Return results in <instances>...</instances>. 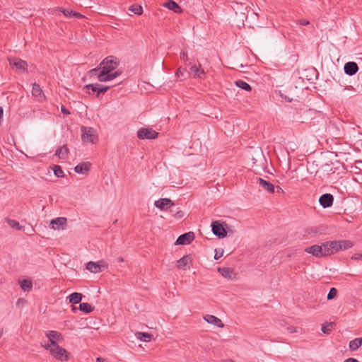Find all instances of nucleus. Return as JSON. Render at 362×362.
<instances>
[{"label":"nucleus","mask_w":362,"mask_h":362,"mask_svg":"<svg viewBox=\"0 0 362 362\" xmlns=\"http://www.w3.org/2000/svg\"><path fill=\"white\" fill-rule=\"evenodd\" d=\"M69 151L66 145H64L56 151L55 155L59 158L65 159L67 158Z\"/></svg>","instance_id":"obj_22"},{"label":"nucleus","mask_w":362,"mask_h":362,"mask_svg":"<svg viewBox=\"0 0 362 362\" xmlns=\"http://www.w3.org/2000/svg\"><path fill=\"white\" fill-rule=\"evenodd\" d=\"M333 325V323H327L325 325H322L321 330L324 334H329L332 330V327Z\"/></svg>","instance_id":"obj_35"},{"label":"nucleus","mask_w":362,"mask_h":362,"mask_svg":"<svg viewBox=\"0 0 362 362\" xmlns=\"http://www.w3.org/2000/svg\"><path fill=\"white\" fill-rule=\"evenodd\" d=\"M46 337L49 339V341L51 342V344L52 346H55V344H58L55 340L59 339L62 338L61 333L57 332V331H49L46 333Z\"/></svg>","instance_id":"obj_19"},{"label":"nucleus","mask_w":362,"mask_h":362,"mask_svg":"<svg viewBox=\"0 0 362 362\" xmlns=\"http://www.w3.org/2000/svg\"><path fill=\"white\" fill-rule=\"evenodd\" d=\"M137 339L144 341H148L153 337V335L146 332H139L136 334Z\"/></svg>","instance_id":"obj_29"},{"label":"nucleus","mask_w":362,"mask_h":362,"mask_svg":"<svg viewBox=\"0 0 362 362\" xmlns=\"http://www.w3.org/2000/svg\"><path fill=\"white\" fill-rule=\"evenodd\" d=\"M218 272L226 278L231 279L233 269L228 267H219Z\"/></svg>","instance_id":"obj_26"},{"label":"nucleus","mask_w":362,"mask_h":362,"mask_svg":"<svg viewBox=\"0 0 362 362\" xmlns=\"http://www.w3.org/2000/svg\"><path fill=\"white\" fill-rule=\"evenodd\" d=\"M109 88V86L101 85L100 92L105 93Z\"/></svg>","instance_id":"obj_47"},{"label":"nucleus","mask_w":362,"mask_h":362,"mask_svg":"<svg viewBox=\"0 0 362 362\" xmlns=\"http://www.w3.org/2000/svg\"><path fill=\"white\" fill-rule=\"evenodd\" d=\"M297 23L300 25H308L310 24V22L308 20H298L297 21Z\"/></svg>","instance_id":"obj_40"},{"label":"nucleus","mask_w":362,"mask_h":362,"mask_svg":"<svg viewBox=\"0 0 362 362\" xmlns=\"http://www.w3.org/2000/svg\"><path fill=\"white\" fill-rule=\"evenodd\" d=\"M25 300L23 298H19L18 300H17V303H16V305L18 306L21 305H23L25 303Z\"/></svg>","instance_id":"obj_48"},{"label":"nucleus","mask_w":362,"mask_h":362,"mask_svg":"<svg viewBox=\"0 0 362 362\" xmlns=\"http://www.w3.org/2000/svg\"><path fill=\"white\" fill-rule=\"evenodd\" d=\"M351 259H355V260L361 259H362V255L355 254L351 257Z\"/></svg>","instance_id":"obj_45"},{"label":"nucleus","mask_w":362,"mask_h":362,"mask_svg":"<svg viewBox=\"0 0 362 362\" xmlns=\"http://www.w3.org/2000/svg\"><path fill=\"white\" fill-rule=\"evenodd\" d=\"M21 288L24 291H29L33 288L32 281L30 279H24L20 282Z\"/></svg>","instance_id":"obj_28"},{"label":"nucleus","mask_w":362,"mask_h":362,"mask_svg":"<svg viewBox=\"0 0 362 362\" xmlns=\"http://www.w3.org/2000/svg\"><path fill=\"white\" fill-rule=\"evenodd\" d=\"M74 17L77 18H83V16L81 15V13H78V12L74 11Z\"/></svg>","instance_id":"obj_49"},{"label":"nucleus","mask_w":362,"mask_h":362,"mask_svg":"<svg viewBox=\"0 0 362 362\" xmlns=\"http://www.w3.org/2000/svg\"><path fill=\"white\" fill-rule=\"evenodd\" d=\"M90 162L81 163L74 168V171L79 174L88 173L90 169Z\"/></svg>","instance_id":"obj_16"},{"label":"nucleus","mask_w":362,"mask_h":362,"mask_svg":"<svg viewBox=\"0 0 362 362\" xmlns=\"http://www.w3.org/2000/svg\"><path fill=\"white\" fill-rule=\"evenodd\" d=\"M108 265L104 261L100 262H89L86 264V269L91 273L97 274L101 272L103 270L107 269Z\"/></svg>","instance_id":"obj_6"},{"label":"nucleus","mask_w":362,"mask_h":362,"mask_svg":"<svg viewBox=\"0 0 362 362\" xmlns=\"http://www.w3.org/2000/svg\"><path fill=\"white\" fill-rule=\"evenodd\" d=\"M96 88H97V83H92V84H88V85L86 86V89L91 90L92 92H93V93L96 92V90H97Z\"/></svg>","instance_id":"obj_39"},{"label":"nucleus","mask_w":362,"mask_h":362,"mask_svg":"<svg viewBox=\"0 0 362 362\" xmlns=\"http://www.w3.org/2000/svg\"><path fill=\"white\" fill-rule=\"evenodd\" d=\"M204 319L209 324L214 325L215 326L223 328L224 327L223 323L219 319L218 317L211 315H206L204 317Z\"/></svg>","instance_id":"obj_15"},{"label":"nucleus","mask_w":362,"mask_h":362,"mask_svg":"<svg viewBox=\"0 0 362 362\" xmlns=\"http://www.w3.org/2000/svg\"><path fill=\"white\" fill-rule=\"evenodd\" d=\"M5 221L11 228H13V229H16L18 230H20L23 228V227L21 226H20L18 221H17L16 220L11 219L9 218H6Z\"/></svg>","instance_id":"obj_27"},{"label":"nucleus","mask_w":362,"mask_h":362,"mask_svg":"<svg viewBox=\"0 0 362 362\" xmlns=\"http://www.w3.org/2000/svg\"><path fill=\"white\" fill-rule=\"evenodd\" d=\"M163 6L168 9L173 11L175 13H181L182 12L180 6L173 0H169L168 1L165 2Z\"/></svg>","instance_id":"obj_17"},{"label":"nucleus","mask_w":362,"mask_h":362,"mask_svg":"<svg viewBox=\"0 0 362 362\" xmlns=\"http://www.w3.org/2000/svg\"><path fill=\"white\" fill-rule=\"evenodd\" d=\"M129 11L134 14L141 15L143 13V8L139 5H132L129 7Z\"/></svg>","instance_id":"obj_33"},{"label":"nucleus","mask_w":362,"mask_h":362,"mask_svg":"<svg viewBox=\"0 0 362 362\" xmlns=\"http://www.w3.org/2000/svg\"><path fill=\"white\" fill-rule=\"evenodd\" d=\"M53 171L54 175L58 177H64V173L60 165H55L53 167Z\"/></svg>","instance_id":"obj_34"},{"label":"nucleus","mask_w":362,"mask_h":362,"mask_svg":"<svg viewBox=\"0 0 362 362\" xmlns=\"http://www.w3.org/2000/svg\"><path fill=\"white\" fill-rule=\"evenodd\" d=\"M287 330L291 334L297 332L296 328L294 327H288Z\"/></svg>","instance_id":"obj_44"},{"label":"nucleus","mask_w":362,"mask_h":362,"mask_svg":"<svg viewBox=\"0 0 362 362\" xmlns=\"http://www.w3.org/2000/svg\"><path fill=\"white\" fill-rule=\"evenodd\" d=\"M211 228L213 233L218 238H223L226 237L227 232L224 226L220 223L219 221H215L211 223Z\"/></svg>","instance_id":"obj_8"},{"label":"nucleus","mask_w":362,"mask_h":362,"mask_svg":"<svg viewBox=\"0 0 362 362\" xmlns=\"http://www.w3.org/2000/svg\"><path fill=\"white\" fill-rule=\"evenodd\" d=\"M191 73L193 74L194 78H202L205 75V71L204 69H201V65L199 64V66L194 65L190 67Z\"/></svg>","instance_id":"obj_20"},{"label":"nucleus","mask_w":362,"mask_h":362,"mask_svg":"<svg viewBox=\"0 0 362 362\" xmlns=\"http://www.w3.org/2000/svg\"><path fill=\"white\" fill-rule=\"evenodd\" d=\"M191 261V257L189 255H185L177 260V267L182 269H186L189 262Z\"/></svg>","instance_id":"obj_21"},{"label":"nucleus","mask_w":362,"mask_h":362,"mask_svg":"<svg viewBox=\"0 0 362 362\" xmlns=\"http://www.w3.org/2000/svg\"><path fill=\"white\" fill-rule=\"evenodd\" d=\"M154 205L160 210H164L174 205V203L168 198H160L154 202Z\"/></svg>","instance_id":"obj_11"},{"label":"nucleus","mask_w":362,"mask_h":362,"mask_svg":"<svg viewBox=\"0 0 362 362\" xmlns=\"http://www.w3.org/2000/svg\"><path fill=\"white\" fill-rule=\"evenodd\" d=\"M81 139L83 142L95 143L98 140L95 131L92 127H81Z\"/></svg>","instance_id":"obj_2"},{"label":"nucleus","mask_w":362,"mask_h":362,"mask_svg":"<svg viewBox=\"0 0 362 362\" xmlns=\"http://www.w3.org/2000/svg\"><path fill=\"white\" fill-rule=\"evenodd\" d=\"M83 295L80 293L74 292L68 297L69 303L78 304L81 301Z\"/></svg>","instance_id":"obj_23"},{"label":"nucleus","mask_w":362,"mask_h":362,"mask_svg":"<svg viewBox=\"0 0 362 362\" xmlns=\"http://www.w3.org/2000/svg\"><path fill=\"white\" fill-rule=\"evenodd\" d=\"M119 62L117 58L109 56L104 59L98 67L90 70L91 73H98L97 78L100 82H106L117 78L121 74L120 71L112 72L118 66Z\"/></svg>","instance_id":"obj_1"},{"label":"nucleus","mask_w":362,"mask_h":362,"mask_svg":"<svg viewBox=\"0 0 362 362\" xmlns=\"http://www.w3.org/2000/svg\"><path fill=\"white\" fill-rule=\"evenodd\" d=\"M281 190H282V189H281V187H278V192H281Z\"/></svg>","instance_id":"obj_54"},{"label":"nucleus","mask_w":362,"mask_h":362,"mask_svg":"<svg viewBox=\"0 0 362 362\" xmlns=\"http://www.w3.org/2000/svg\"><path fill=\"white\" fill-rule=\"evenodd\" d=\"M105 361V358H101V357H98V358H96V361H97V362H104Z\"/></svg>","instance_id":"obj_52"},{"label":"nucleus","mask_w":362,"mask_h":362,"mask_svg":"<svg viewBox=\"0 0 362 362\" xmlns=\"http://www.w3.org/2000/svg\"><path fill=\"white\" fill-rule=\"evenodd\" d=\"M66 222V219L63 217L56 218L51 221V225L52 228L56 229L59 228V226L65 225Z\"/></svg>","instance_id":"obj_24"},{"label":"nucleus","mask_w":362,"mask_h":362,"mask_svg":"<svg viewBox=\"0 0 362 362\" xmlns=\"http://www.w3.org/2000/svg\"><path fill=\"white\" fill-rule=\"evenodd\" d=\"M235 85L241 88V89H243L245 90H247V91H250L252 88L251 86H250V84H248L247 83H246L245 81H242V80H238L235 82Z\"/></svg>","instance_id":"obj_32"},{"label":"nucleus","mask_w":362,"mask_h":362,"mask_svg":"<svg viewBox=\"0 0 362 362\" xmlns=\"http://www.w3.org/2000/svg\"><path fill=\"white\" fill-rule=\"evenodd\" d=\"M79 310L85 313H90L93 310V308L88 303H82L79 305Z\"/></svg>","instance_id":"obj_31"},{"label":"nucleus","mask_w":362,"mask_h":362,"mask_svg":"<svg viewBox=\"0 0 362 362\" xmlns=\"http://www.w3.org/2000/svg\"><path fill=\"white\" fill-rule=\"evenodd\" d=\"M60 11L63 13V14L66 17H69V18L74 17V11L71 10V9L61 8Z\"/></svg>","instance_id":"obj_37"},{"label":"nucleus","mask_w":362,"mask_h":362,"mask_svg":"<svg viewBox=\"0 0 362 362\" xmlns=\"http://www.w3.org/2000/svg\"><path fill=\"white\" fill-rule=\"evenodd\" d=\"M118 259L120 262H122L124 261L122 257H119Z\"/></svg>","instance_id":"obj_53"},{"label":"nucleus","mask_w":362,"mask_h":362,"mask_svg":"<svg viewBox=\"0 0 362 362\" xmlns=\"http://www.w3.org/2000/svg\"><path fill=\"white\" fill-rule=\"evenodd\" d=\"M323 248H324L323 244L321 245H312L310 247H306L305 249V252H306L307 253L311 254L316 257H325V255H324Z\"/></svg>","instance_id":"obj_9"},{"label":"nucleus","mask_w":362,"mask_h":362,"mask_svg":"<svg viewBox=\"0 0 362 362\" xmlns=\"http://www.w3.org/2000/svg\"><path fill=\"white\" fill-rule=\"evenodd\" d=\"M100 87L101 85L97 83L96 93H98V95H99L100 93H103V92H100Z\"/></svg>","instance_id":"obj_51"},{"label":"nucleus","mask_w":362,"mask_h":362,"mask_svg":"<svg viewBox=\"0 0 362 362\" xmlns=\"http://www.w3.org/2000/svg\"><path fill=\"white\" fill-rule=\"evenodd\" d=\"M10 66L16 71L27 72L28 64L25 61L16 57L8 58Z\"/></svg>","instance_id":"obj_5"},{"label":"nucleus","mask_w":362,"mask_h":362,"mask_svg":"<svg viewBox=\"0 0 362 362\" xmlns=\"http://www.w3.org/2000/svg\"><path fill=\"white\" fill-rule=\"evenodd\" d=\"M334 197L331 194H324L320 196L319 202L323 208H327L333 204Z\"/></svg>","instance_id":"obj_12"},{"label":"nucleus","mask_w":362,"mask_h":362,"mask_svg":"<svg viewBox=\"0 0 362 362\" xmlns=\"http://www.w3.org/2000/svg\"><path fill=\"white\" fill-rule=\"evenodd\" d=\"M54 358L59 361H67L69 359V354L67 351L59 346V344H55V346H52V349H51V354Z\"/></svg>","instance_id":"obj_4"},{"label":"nucleus","mask_w":362,"mask_h":362,"mask_svg":"<svg viewBox=\"0 0 362 362\" xmlns=\"http://www.w3.org/2000/svg\"><path fill=\"white\" fill-rule=\"evenodd\" d=\"M139 139H155L158 137V133L151 127L140 128L136 133Z\"/></svg>","instance_id":"obj_3"},{"label":"nucleus","mask_w":362,"mask_h":362,"mask_svg":"<svg viewBox=\"0 0 362 362\" xmlns=\"http://www.w3.org/2000/svg\"><path fill=\"white\" fill-rule=\"evenodd\" d=\"M61 111L64 115H70L69 110L63 105L61 107Z\"/></svg>","instance_id":"obj_42"},{"label":"nucleus","mask_w":362,"mask_h":362,"mask_svg":"<svg viewBox=\"0 0 362 362\" xmlns=\"http://www.w3.org/2000/svg\"><path fill=\"white\" fill-rule=\"evenodd\" d=\"M337 293V289L335 288H331L327 294V298L328 300H332L336 297Z\"/></svg>","instance_id":"obj_36"},{"label":"nucleus","mask_w":362,"mask_h":362,"mask_svg":"<svg viewBox=\"0 0 362 362\" xmlns=\"http://www.w3.org/2000/svg\"><path fill=\"white\" fill-rule=\"evenodd\" d=\"M323 245L324 255H325V257L335 254L340 250L339 248L338 241L337 240L328 241L323 243Z\"/></svg>","instance_id":"obj_7"},{"label":"nucleus","mask_w":362,"mask_h":362,"mask_svg":"<svg viewBox=\"0 0 362 362\" xmlns=\"http://www.w3.org/2000/svg\"><path fill=\"white\" fill-rule=\"evenodd\" d=\"M257 183L264 190L271 193H273L274 192V186L271 182L259 177L257 179Z\"/></svg>","instance_id":"obj_18"},{"label":"nucleus","mask_w":362,"mask_h":362,"mask_svg":"<svg viewBox=\"0 0 362 362\" xmlns=\"http://www.w3.org/2000/svg\"><path fill=\"white\" fill-rule=\"evenodd\" d=\"M42 346L47 349V350H49V352L51 353V349H52V345L51 344V342L49 341V343L47 344H45V345H42Z\"/></svg>","instance_id":"obj_46"},{"label":"nucleus","mask_w":362,"mask_h":362,"mask_svg":"<svg viewBox=\"0 0 362 362\" xmlns=\"http://www.w3.org/2000/svg\"><path fill=\"white\" fill-rule=\"evenodd\" d=\"M338 244L340 250H346L351 248L353 246L352 242L348 240H338Z\"/></svg>","instance_id":"obj_30"},{"label":"nucleus","mask_w":362,"mask_h":362,"mask_svg":"<svg viewBox=\"0 0 362 362\" xmlns=\"http://www.w3.org/2000/svg\"><path fill=\"white\" fill-rule=\"evenodd\" d=\"M32 95L33 97L37 98V100L40 102L45 99V94L43 93V91L41 89L40 86L35 83L33 84Z\"/></svg>","instance_id":"obj_13"},{"label":"nucleus","mask_w":362,"mask_h":362,"mask_svg":"<svg viewBox=\"0 0 362 362\" xmlns=\"http://www.w3.org/2000/svg\"><path fill=\"white\" fill-rule=\"evenodd\" d=\"M194 239V233L193 232H188L180 235L175 242V245H188L192 242Z\"/></svg>","instance_id":"obj_10"},{"label":"nucleus","mask_w":362,"mask_h":362,"mask_svg":"<svg viewBox=\"0 0 362 362\" xmlns=\"http://www.w3.org/2000/svg\"><path fill=\"white\" fill-rule=\"evenodd\" d=\"M362 345V337L356 338L349 342V349L351 351L358 349Z\"/></svg>","instance_id":"obj_25"},{"label":"nucleus","mask_w":362,"mask_h":362,"mask_svg":"<svg viewBox=\"0 0 362 362\" xmlns=\"http://www.w3.org/2000/svg\"><path fill=\"white\" fill-rule=\"evenodd\" d=\"M223 250L222 248L216 249L214 259L216 260H218L223 256Z\"/></svg>","instance_id":"obj_38"},{"label":"nucleus","mask_w":362,"mask_h":362,"mask_svg":"<svg viewBox=\"0 0 362 362\" xmlns=\"http://www.w3.org/2000/svg\"><path fill=\"white\" fill-rule=\"evenodd\" d=\"M344 69L346 74L353 76L358 71V66L356 62H349L345 64Z\"/></svg>","instance_id":"obj_14"},{"label":"nucleus","mask_w":362,"mask_h":362,"mask_svg":"<svg viewBox=\"0 0 362 362\" xmlns=\"http://www.w3.org/2000/svg\"><path fill=\"white\" fill-rule=\"evenodd\" d=\"M180 59L183 60L184 62H186L187 60V54L185 52H182L180 54Z\"/></svg>","instance_id":"obj_41"},{"label":"nucleus","mask_w":362,"mask_h":362,"mask_svg":"<svg viewBox=\"0 0 362 362\" xmlns=\"http://www.w3.org/2000/svg\"><path fill=\"white\" fill-rule=\"evenodd\" d=\"M344 362H358V361L354 358H349L346 359Z\"/></svg>","instance_id":"obj_50"},{"label":"nucleus","mask_w":362,"mask_h":362,"mask_svg":"<svg viewBox=\"0 0 362 362\" xmlns=\"http://www.w3.org/2000/svg\"><path fill=\"white\" fill-rule=\"evenodd\" d=\"M183 71H184V69H183L182 67H179V68H178V69H177V71H176L175 75H176L177 76H178V77H179L180 76H182V74H183Z\"/></svg>","instance_id":"obj_43"}]
</instances>
